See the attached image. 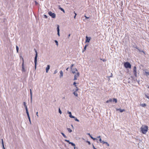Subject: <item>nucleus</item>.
<instances>
[{
    "mask_svg": "<svg viewBox=\"0 0 149 149\" xmlns=\"http://www.w3.org/2000/svg\"><path fill=\"white\" fill-rule=\"evenodd\" d=\"M141 130L142 133L145 134L148 131V127L145 125H142L141 127Z\"/></svg>",
    "mask_w": 149,
    "mask_h": 149,
    "instance_id": "nucleus-1",
    "label": "nucleus"
},
{
    "mask_svg": "<svg viewBox=\"0 0 149 149\" xmlns=\"http://www.w3.org/2000/svg\"><path fill=\"white\" fill-rule=\"evenodd\" d=\"M23 104H24V106L25 108V109H26V113H27V116L28 117V118H29V121L30 122V123H31V120H30V117H29V112H28V109H27V106L26 105V102H23Z\"/></svg>",
    "mask_w": 149,
    "mask_h": 149,
    "instance_id": "nucleus-2",
    "label": "nucleus"
},
{
    "mask_svg": "<svg viewBox=\"0 0 149 149\" xmlns=\"http://www.w3.org/2000/svg\"><path fill=\"white\" fill-rule=\"evenodd\" d=\"M124 65L126 68H129L130 69L131 68V65L128 62L124 63Z\"/></svg>",
    "mask_w": 149,
    "mask_h": 149,
    "instance_id": "nucleus-3",
    "label": "nucleus"
},
{
    "mask_svg": "<svg viewBox=\"0 0 149 149\" xmlns=\"http://www.w3.org/2000/svg\"><path fill=\"white\" fill-rule=\"evenodd\" d=\"M49 15L53 18H55L56 17V14L52 13L51 11H49L48 12Z\"/></svg>",
    "mask_w": 149,
    "mask_h": 149,
    "instance_id": "nucleus-4",
    "label": "nucleus"
},
{
    "mask_svg": "<svg viewBox=\"0 0 149 149\" xmlns=\"http://www.w3.org/2000/svg\"><path fill=\"white\" fill-rule=\"evenodd\" d=\"M35 52H36V54L35 57L34 59V63H35V67H36V64H37V53L35 49Z\"/></svg>",
    "mask_w": 149,
    "mask_h": 149,
    "instance_id": "nucleus-5",
    "label": "nucleus"
},
{
    "mask_svg": "<svg viewBox=\"0 0 149 149\" xmlns=\"http://www.w3.org/2000/svg\"><path fill=\"white\" fill-rule=\"evenodd\" d=\"M22 72H25V70L24 68V59L23 58H22Z\"/></svg>",
    "mask_w": 149,
    "mask_h": 149,
    "instance_id": "nucleus-6",
    "label": "nucleus"
},
{
    "mask_svg": "<svg viewBox=\"0 0 149 149\" xmlns=\"http://www.w3.org/2000/svg\"><path fill=\"white\" fill-rule=\"evenodd\" d=\"M133 72L134 75L136 77V67L134 66L133 68Z\"/></svg>",
    "mask_w": 149,
    "mask_h": 149,
    "instance_id": "nucleus-7",
    "label": "nucleus"
},
{
    "mask_svg": "<svg viewBox=\"0 0 149 149\" xmlns=\"http://www.w3.org/2000/svg\"><path fill=\"white\" fill-rule=\"evenodd\" d=\"M91 38L90 37H88L87 36H86V40L85 42H89L91 40Z\"/></svg>",
    "mask_w": 149,
    "mask_h": 149,
    "instance_id": "nucleus-8",
    "label": "nucleus"
},
{
    "mask_svg": "<svg viewBox=\"0 0 149 149\" xmlns=\"http://www.w3.org/2000/svg\"><path fill=\"white\" fill-rule=\"evenodd\" d=\"M99 141H100V143H102L103 144H104V143H106V144H107V146H109V144L107 143V142H104V141H102L101 138H100V139H99Z\"/></svg>",
    "mask_w": 149,
    "mask_h": 149,
    "instance_id": "nucleus-9",
    "label": "nucleus"
},
{
    "mask_svg": "<svg viewBox=\"0 0 149 149\" xmlns=\"http://www.w3.org/2000/svg\"><path fill=\"white\" fill-rule=\"evenodd\" d=\"M72 72L74 74L76 73V71H77V69L75 68H72V69H71Z\"/></svg>",
    "mask_w": 149,
    "mask_h": 149,
    "instance_id": "nucleus-10",
    "label": "nucleus"
},
{
    "mask_svg": "<svg viewBox=\"0 0 149 149\" xmlns=\"http://www.w3.org/2000/svg\"><path fill=\"white\" fill-rule=\"evenodd\" d=\"M68 113L69 114V116L70 118H75V117L72 115L71 113V112L68 111Z\"/></svg>",
    "mask_w": 149,
    "mask_h": 149,
    "instance_id": "nucleus-11",
    "label": "nucleus"
},
{
    "mask_svg": "<svg viewBox=\"0 0 149 149\" xmlns=\"http://www.w3.org/2000/svg\"><path fill=\"white\" fill-rule=\"evenodd\" d=\"M50 68V66L49 65H47L46 69V72L47 73L48 72V71Z\"/></svg>",
    "mask_w": 149,
    "mask_h": 149,
    "instance_id": "nucleus-12",
    "label": "nucleus"
},
{
    "mask_svg": "<svg viewBox=\"0 0 149 149\" xmlns=\"http://www.w3.org/2000/svg\"><path fill=\"white\" fill-rule=\"evenodd\" d=\"M57 32L58 33L57 34L59 36H60V34H59V26L58 25H57Z\"/></svg>",
    "mask_w": 149,
    "mask_h": 149,
    "instance_id": "nucleus-13",
    "label": "nucleus"
},
{
    "mask_svg": "<svg viewBox=\"0 0 149 149\" xmlns=\"http://www.w3.org/2000/svg\"><path fill=\"white\" fill-rule=\"evenodd\" d=\"M136 49H137L139 50V52H143V53H144V54H145V52H144V51H143V50H142V51H141L140 50V49H139L138 47H136Z\"/></svg>",
    "mask_w": 149,
    "mask_h": 149,
    "instance_id": "nucleus-14",
    "label": "nucleus"
},
{
    "mask_svg": "<svg viewBox=\"0 0 149 149\" xmlns=\"http://www.w3.org/2000/svg\"><path fill=\"white\" fill-rule=\"evenodd\" d=\"M79 72H77L76 74L74 75V76L76 77H79Z\"/></svg>",
    "mask_w": 149,
    "mask_h": 149,
    "instance_id": "nucleus-15",
    "label": "nucleus"
},
{
    "mask_svg": "<svg viewBox=\"0 0 149 149\" xmlns=\"http://www.w3.org/2000/svg\"><path fill=\"white\" fill-rule=\"evenodd\" d=\"M60 77H63V73L62 71H61L60 72Z\"/></svg>",
    "mask_w": 149,
    "mask_h": 149,
    "instance_id": "nucleus-16",
    "label": "nucleus"
},
{
    "mask_svg": "<svg viewBox=\"0 0 149 149\" xmlns=\"http://www.w3.org/2000/svg\"><path fill=\"white\" fill-rule=\"evenodd\" d=\"M112 100L111 99H109V100H107L106 101V102L107 103H108L109 102H111L112 101Z\"/></svg>",
    "mask_w": 149,
    "mask_h": 149,
    "instance_id": "nucleus-17",
    "label": "nucleus"
},
{
    "mask_svg": "<svg viewBox=\"0 0 149 149\" xmlns=\"http://www.w3.org/2000/svg\"><path fill=\"white\" fill-rule=\"evenodd\" d=\"M69 144H71L72 145V146H74V149L75 148V144H74V143H72V142H70L69 143Z\"/></svg>",
    "mask_w": 149,
    "mask_h": 149,
    "instance_id": "nucleus-18",
    "label": "nucleus"
},
{
    "mask_svg": "<svg viewBox=\"0 0 149 149\" xmlns=\"http://www.w3.org/2000/svg\"><path fill=\"white\" fill-rule=\"evenodd\" d=\"M87 46H88V45H85V47L84 48V50L83 51V52H84V51H85L86 50V47Z\"/></svg>",
    "mask_w": 149,
    "mask_h": 149,
    "instance_id": "nucleus-19",
    "label": "nucleus"
},
{
    "mask_svg": "<svg viewBox=\"0 0 149 149\" xmlns=\"http://www.w3.org/2000/svg\"><path fill=\"white\" fill-rule=\"evenodd\" d=\"M113 101L115 102V103H116L117 102V100L116 98H113Z\"/></svg>",
    "mask_w": 149,
    "mask_h": 149,
    "instance_id": "nucleus-20",
    "label": "nucleus"
},
{
    "mask_svg": "<svg viewBox=\"0 0 149 149\" xmlns=\"http://www.w3.org/2000/svg\"><path fill=\"white\" fill-rule=\"evenodd\" d=\"M77 92L74 91V92L73 94L75 96H76L77 97L78 96V94L77 93Z\"/></svg>",
    "mask_w": 149,
    "mask_h": 149,
    "instance_id": "nucleus-21",
    "label": "nucleus"
},
{
    "mask_svg": "<svg viewBox=\"0 0 149 149\" xmlns=\"http://www.w3.org/2000/svg\"><path fill=\"white\" fill-rule=\"evenodd\" d=\"M59 8L60 10H61V11H62L64 13H65V10L63 8H61V7H59Z\"/></svg>",
    "mask_w": 149,
    "mask_h": 149,
    "instance_id": "nucleus-22",
    "label": "nucleus"
},
{
    "mask_svg": "<svg viewBox=\"0 0 149 149\" xmlns=\"http://www.w3.org/2000/svg\"><path fill=\"white\" fill-rule=\"evenodd\" d=\"M119 110L120 111V112H123L125 111V110L124 109H119Z\"/></svg>",
    "mask_w": 149,
    "mask_h": 149,
    "instance_id": "nucleus-23",
    "label": "nucleus"
},
{
    "mask_svg": "<svg viewBox=\"0 0 149 149\" xmlns=\"http://www.w3.org/2000/svg\"><path fill=\"white\" fill-rule=\"evenodd\" d=\"M141 105L142 107H146V104L145 103H144V104H141Z\"/></svg>",
    "mask_w": 149,
    "mask_h": 149,
    "instance_id": "nucleus-24",
    "label": "nucleus"
},
{
    "mask_svg": "<svg viewBox=\"0 0 149 149\" xmlns=\"http://www.w3.org/2000/svg\"><path fill=\"white\" fill-rule=\"evenodd\" d=\"M67 130L69 132H72V130L70 128H67Z\"/></svg>",
    "mask_w": 149,
    "mask_h": 149,
    "instance_id": "nucleus-25",
    "label": "nucleus"
},
{
    "mask_svg": "<svg viewBox=\"0 0 149 149\" xmlns=\"http://www.w3.org/2000/svg\"><path fill=\"white\" fill-rule=\"evenodd\" d=\"M61 134H62V135L63 136L64 138H67V137L65 135V134L61 132Z\"/></svg>",
    "mask_w": 149,
    "mask_h": 149,
    "instance_id": "nucleus-26",
    "label": "nucleus"
},
{
    "mask_svg": "<svg viewBox=\"0 0 149 149\" xmlns=\"http://www.w3.org/2000/svg\"><path fill=\"white\" fill-rule=\"evenodd\" d=\"M2 145H3V149H5V148H4V146L3 142V139H2Z\"/></svg>",
    "mask_w": 149,
    "mask_h": 149,
    "instance_id": "nucleus-27",
    "label": "nucleus"
},
{
    "mask_svg": "<svg viewBox=\"0 0 149 149\" xmlns=\"http://www.w3.org/2000/svg\"><path fill=\"white\" fill-rule=\"evenodd\" d=\"M74 120L75 121H77V122H79V120L77 118H75H75H74Z\"/></svg>",
    "mask_w": 149,
    "mask_h": 149,
    "instance_id": "nucleus-28",
    "label": "nucleus"
},
{
    "mask_svg": "<svg viewBox=\"0 0 149 149\" xmlns=\"http://www.w3.org/2000/svg\"><path fill=\"white\" fill-rule=\"evenodd\" d=\"M55 42H56V45H57V46H58V41L56 40H55Z\"/></svg>",
    "mask_w": 149,
    "mask_h": 149,
    "instance_id": "nucleus-29",
    "label": "nucleus"
},
{
    "mask_svg": "<svg viewBox=\"0 0 149 149\" xmlns=\"http://www.w3.org/2000/svg\"><path fill=\"white\" fill-rule=\"evenodd\" d=\"M76 89L75 91L77 92L79 90V88H78L77 86L76 87Z\"/></svg>",
    "mask_w": 149,
    "mask_h": 149,
    "instance_id": "nucleus-30",
    "label": "nucleus"
},
{
    "mask_svg": "<svg viewBox=\"0 0 149 149\" xmlns=\"http://www.w3.org/2000/svg\"><path fill=\"white\" fill-rule=\"evenodd\" d=\"M30 94H31V99H32V93L31 89H30Z\"/></svg>",
    "mask_w": 149,
    "mask_h": 149,
    "instance_id": "nucleus-31",
    "label": "nucleus"
},
{
    "mask_svg": "<svg viewBox=\"0 0 149 149\" xmlns=\"http://www.w3.org/2000/svg\"><path fill=\"white\" fill-rule=\"evenodd\" d=\"M91 138L93 140H97V139L96 138H93L92 136H91Z\"/></svg>",
    "mask_w": 149,
    "mask_h": 149,
    "instance_id": "nucleus-32",
    "label": "nucleus"
},
{
    "mask_svg": "<svg viewBox=\"0 0 149 149\" xmlns=\"http://www.w3.org/2000/svg\"><path fill=\"white\" fill-rule=\"evenodd\" d=\"M58 111H59V113L60 114H61L62 113V112H61V110L60 109V108L59 109H58Z\"/></svg>",
    "mask_w": 149,
    "mask_h": 149,
    "instance_id": "nucleus-33",
    "label": "nucleus"
},
{
    "mask_svg": "<svg viewBox=\"0 0 149 149\" xmlns=\"http://www.w3.org/2000/svg\"><path fill=\"white\" fill-rule=\"evenodd\" d=\"M145 73L147 74V75H149V72H145Z\"/></svg>",
    "mask_w": 149,
    "mask_h": 149,
    "instance_id": "nucleus-34",
    "label": "nucleus"
},
{
    "mask_svg": "<svg viewBox=\"0 0 149 149\" xmlns=\"http://www.w3.org/2000/svg\"><path fill=\"white\" fill-rule=\"evenodd\" d=\"M65 141L68 143L69 144V143L70 142L69 140H67L66 139L65 140Z\"/></svg>",
    "mask_w": 149,
    "mask_h": 149,
    "instance_id": "nucleus-35",
    "label": "nucleus"
},
{
    "mask_svg": "<svg viewBox=\"0 0 149 149\" xmlns=\"http://www.w3.org/2000/svg\"><path fill=\"white\" fill-rule=\"evenodd\" d=\"M74 65V64H72L70 67L71 69H72V67Z\"/></svg>",
    "mask_w": 149,
    "mask_h": 149,
    "instance_id": "nucleus-36",
    "label": "nucleus"
},
{
    "mask_svg": "<svg viewBox=\"0 0 149 149\" xmlns=\"http://www.w3.org/2000/svg\"><path fill=\"white\" fill-rule=\"evenodd\" d=\"M74 13L75 14V15L74 17V19L75 18V17H76V16L77 15V14L76 13H75V11L74 12Z\"/></svg>",
    "mask_w": 149,
    "mask_h": 149,
    "instance_id": "nucleus-37",
    "label": "nucleus"
},
{
    "mask_svg": "<svg viewBox=\"0 0 149 149\" xmlns=\"http://www.w3.org/2000/svg\"><path fill=\"white\" fill-rule=\"evenodd\" d=\"M76 83L75 82H74L73 83V85L75 86V87L77 86V85H76Z\"/></svg>",
    "mask_w": 149,
    "mask_h": 149,
    "instance_id": "nucleus-38",
    "label": "nucleus"
},
{
    "mask_svg": "<svg viewBox=\"0 0 149 149\" xmlns=\"http://www.w3.org/2000/svg\"><path fill=\"white\" fill-rule=\"evenodd\" d=\"M44 17L45 18H47V15H44Z\"/></svg>",
    "mask_w": 149,
    "mask_h": 149,
    "instance_id": "nucleus-39",
    "label": "nucleus"
},
{
    "mask_svg": "<svg viewBox=\"0 0 149 149\" xmlns=\"http://www.w3.org/2000/svg\"><path fill=\"white\" fill-rule=\"evenodd\" d=\"M16 49H17V52H18L19 48H18V47H17V46H16Z\"/></svg>",
    "mask_w": 149,
    "mask_h": 149,
    "instance_id": "nucleus-40",
    "label": "nucleus"
},
{
    "mask_svg": "<svg viewBox=\"0 0 149 149\" xmlns=\"http://www.w3.org/2000/svg\"><path fill=\"white\" fill-rule=\"evenodd\" d=\"M77 77H75L74 76V80H76L77 79Z\"/></svg>",
    "mask_w": 149,
    "mask_h": 149,
    "instance_id": "nucleus-41",
    "label": "nucleus"
},
{
    "mask_svg": "<svg viewBox=\"0 0 149 149\" xmlns=\"http://www.w3.org/2000/svg\"><path fill=\"white\" fill-rule=\"evenodd\" d=\"M87 134L88 135L90 136V137L91 138V136H92L90 134V133H88Z\"/></svg>",
    "mask_w": 149,
    "mask_h": 149,
    "instance_id": "nucleus-42",
    "label": "nucleus"
},
{
    "mask_svg": "<svg viewBox=\"0 0 149 149\" xmlns=\"http://www.w3.org/2000/svg\"><path fill=\"white\" fill-rule=\"evenodd\" d=\"M146 96L147 98L149 99V97L147 95H146Z\"/></svg>",
    "mask_w": 149,
    "mask_h": 149,
    "instance_id": "nucleus-43",
    "label": "nucleus"
},
{
    "mask_svg": "<svg viewBox=\"0 0 149 149\" xmlns=\"http://www.w3.org/2000/svg\"><path fill=\"white\" fill-rule=\"evenodd\" d=\"M85 17V18H86V19H88L89 18V17H86V15H85L84 16Z\"/></svg>",
    "mask_w": 149,
    "mask_h": 149,
    "instance_id": "nucleus-44",
    "label": "nucleus"
},
{
    "mask_svg": "<svg viewBox=\"0 0 149 149\" xmlns=\"http://www.w3.org/2000/svg\"><path fill=\"white\" fill-rule=\"evenodd\" d=\"M57 72V70H56L54 71V74H56V72Z\"/></svg>",
    "mask_w": 149,
    "mask_h": 149,
    "instance_id": "nucleus-45",
    "label": "nucleus"
},
{
    "mask_svg": "<svg viewBox=\"0 0 149 149\" xmlns=\"http://www.w3.org/2000/svg\"><path fill=\"white\" fill-rule=\"evenodd\" d=\"M102 61L104 62H105V61H106V59H103L102 60Z\"/></svg>",
    "mask_w": 149,
    "mask_h": 149,
    "instance_id": "nucleus-46",
    "label": "nucleus"
},
{
    "mask_svg": "<svg viewBox=\"0 0 149 149\" xmlns=\"http://www.w3.org/2000/svg\"><path fill=\"white\" fill-rule=\"evenodd\" d=\"M36 115L38 117V112H37L36 113Z\"/></svg>",
    "mask_w": 149,
    "mask_h": 149,
    "instance_id": "nucleus-47",
    "label": "nucleus"
},
{
    "mask_svg": "<svg viewBox=\"0 0 149 149\" xmlns=\"http://www.w3.org/2000/svg\"><path fill=\"white\" fill-rule=\"evenodd\" d=\"M93 147L94 149H97V148L95 147L93 145Z\"/></svg>",
    "mask_w": 149,
    "mask_h": 149,
    "instance_id": "nucleus-48",
    "label": "nucleus"
},
{
    "mask_svg": "<svg viewBox=\"0 0 149 149\" xmlns=\"http://www.w3.org/2000/svg\"><path fill=\"white\" fill-rule=\"evenodd\" d=\"M97 138H100H100H100V136H98V137H97Z\"/></svg>",
    "mask_w": 149,
    "mask_h": 149,
    "instance_id": "nucleus-49",
    "label": "nucleus"
},
{
    "mask_svg": "<svg viewBox=\"0 0 149 149\" xmlns=\"http://www.w3.org/2000/svg\"><path fill=\"white\" fill-rule=\"evenodd\" d=\"M68 69H69V68H66V70H68Z\"/></svg>",
    "mask_w": 149,
    "mask_h": 149,
    "instance_id": "nucleus-50",
    "label": "nucleus"
},
{
    "mask_svg": "<svg viewBox=\"0 0 149 149\" xmlns=\"http://www.w3.org/2000/svg\"><path fill=\"white\" fill-rule=\"evenodd\" d=\"M88 144H90V142L89 141H88Z\"/></svg>",
    "mask_w": 149,
    "mask_h": 149,
    "instance_id": "nucleus-51",
    "label": "nucleus"
},
{
    "mask_svg": "<svg viewBox=\"0 0 149 149\" xmlns=\"http://www.w3.org/2000/svg\"><path fill=\"white\" fill-rule=\"evenodd\" d=\"M70 36V34L69 35V37Z\"/></svg>",
    "mask_w": 149,
    "mask_h": 149,
    "instance_id": "nucleus-52",
    "label": "nucleus"
}]
</instances>
